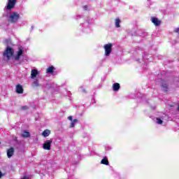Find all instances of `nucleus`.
<instances>
[{
	"mask_svg": "<svg viewBox=\"0 0 179 179\" xmlns=\"http://www.w3.org/2000/svg\"><path fill=\"white\" fill-rule=\"evenodd\" d=\"M15 141H17V138H15Z\"/></svg>",
	"mask_w": 179,
	"mask_h": 179,
	"instance_id": "cd10ccee",
	"label": "nucleus"
},
{
	"mask_svg": "<svg viewBox=\"0 0 179 179\" xmlns=\"http://www.w3.org/2000/svg\"><path fill=\"white\" fill-rule=\"evenodd\" d=\"M151 22L156 27H159L162 24V20H159L157 17H151Z\"/></svg>",
	"mask_w": 179,
	"mask_h": 179,
	"instance_id": "423d86ee",
	"label": "nucleus"
},
{
	"mask_svg": "<svg viewBox=\"0 0 179 179\" xmlns=\"http://www.w3.org/2000/svg\"><path fill=\"white\" fill-rule=\"evenodd\" d=\"M120 23H121V20H120V18H116L115 22V27H121V26L120 25Z\"/></svg>",
	"mask_w": 179,
	"mask_h": 179,
	"instance_id": "f3484780",
	"label": "nucleus"
},
{
	"mask_svg": "<svg viewBox=\"0 0 179 179\" xmlns=\"http://www.w3.org/2000/svg\"><path fill=\"white\" fill-rule=\"evenodd\" d=\"M23 49L19 48L17 55L14 57L15 61H19V59H20V57L23 55Z\"/></svg>",
	"mask_w": 179,
	"mask_h": 179,
	"instance_id": "0eeeda50",
	"label": "nucleus"
},
{
	"mask_svg": "<svg viewBox=\"0 0 179 179\" xmlns=\"http://www.w3.org/2000/svg\"><path fill=\"white\" fill-rule=\"evenodd\" d=\"M52 138L45 141L43 144L44 150H51V143H52Z\"/></svg>",
	"mask_w": 179,
	"mask_h": 179,
	"instance_id": "39448f33",
	"label": "nucleus"
},
{
	"mask_svg": "<svg viewBox=\"0 0 179 179\" xmlns=\"http://www.w3.org/2000/svg\"><path fill=\"white\" fill-rule=\"evenodd\" d=\"M101 164H104L105 166H108L109 162H108V159L107 158V157H104L103 159H101Z\"/></svg>",
	"mask_w": 179,
	"mask_h": 179,
	"instance_id": "4468645a",
	"label": "nucleus"
},
{
	"mask_svg": "<svg viewBox=\"0 0 179 179\" xmlns=\"http://www.w3.org/2000/svg\"><path fill=\"white\" fill-rule=\"evenodd\" d=\"M17 0H8V3L6 5L7 10H12L16 6Z\"/></svg>",
	"mask_w": 179,
	"mask_h": 179,
	"instance_id": "20e7f679",
	"label": "nucleus"
},
{
	"mask_svg": "<svg viewBox=\"0 0 179 179\" xmlns=\"http://www.w3.org/2000/svg\"><path fill=\"white\" fill-rule=\"evenodd\" d=\"M40 86V84L38 83V81L34 80L32 83V87H38Z\"/></svg>",
	"mask_w": 179,
	"mask_h": 179,
	"instance_id": "6ab92c4d",
	"label": "nucleus"
},
{
	"mask_svg": "<svg viewBox=\"0 0 179 179\" xmlns=\"http://www.w3.org/2000/svg\"><path fill=\"white\" fill-rule=\"evenodd\" d=\"M8 19L10 23L15 24L18 21L19 19H20V15L17 12H13L11 14H10Z\"/></svg>",
	"mask_w": 179,
	"mask_h": 179,
	"instance_id": "f257e3e1",
	"label": "nucleus"
},
{
	"mask_svg": "<svg viewBox=\"0 0 179 179\" xmlns=\"http://www.w3.org/2000/svg\"><path fill=\"white\" fill-rule=\"evenodd\" d=\"M29 108H30V107H29L28 106H24L20 107V110H22V111H26V110H29Z\"/></svg>",
	"mask_w": 179,
	"mask_h": 179,
	"instance_id": "aec40b11",
	"label": "nucleus"
},
{
	"mask_svg": "<svg viewBox=\"0 0 179 179\" xmlns=\"http://www.w3.org/2000/svg\"><path fill=\"white\" fill-rule=\"evenodd\" d=\"M76 122H78V120L74 119L71 123L70 128H75V124H76Z\"/></svg>",
	"mask_w": 179,
	"mask_h": 179,
	"instance_id": "a211bd4d",
	"label": "nucleus"
},
{
	"mask_svg": "<svg viewBox=\"0 0 179 179\" xmlns=\"http://www.w3.org/2000/svg\"><path fill=\"white\" fill-rule=\"evenodd\" d=\"M68 120H69V121H73L72 116H69Z\"/></svg>",
	"mask_w": 179,
	"mask_h": 179,
	"instance_id": "b1692460",
	"label": "nucleus"
},
{
	"mask_svg": "<svg viewBox=\"0 0 179 179\" xmlns=\"http://www.w3.org/2000/svg\"><path fill=\"white\" fill-rule=\"evenodd\" d=\"M0 145H1V141H0Z\"/></svg>",
	"mask_w": 179,
	"mask_h": 179,
	"instance_id": "c85d7f7f",
	"label": "nucleus"
},
{
	"mask_svg": "<svg viewBox=\"0 0 179 179\" xmlns=\"http://www.w3.org/2000/svg\"><path fill=\"white\" fill-rule=\"evenodd\" d=\"M55 68L53 67V66H49L46 70V73L52 74L54 73V70Z\"/></svg>",
	"mask_w": 179,
	"mask_h": 179,
	"instance_id": "2eb2a0df",
	"label": "nucleus"
},
{
	"mask_svg": "<svg viewBox=\"0 0 179 179\" xmlns=\"http://www.w3.org/2000/svg\"><path fill=\"white\" fill-rule=\"evenodd\" d=\"M51 134V131L49 129H45L42 132V136H44V138H47V136H50V134Z\"/></svg>",
	"mask_w": 179,
	"mask_h": 179,
	"instance_id": "ddd939ff",
	"label": "nucleus"
},
{
	"mask_svg": "<svg viewBox=\"0 0 179 179\" xmlns=\"http://www.w3.org/2000/svg\"><path fill=\"white\" fill-rule=\"evenodd\" d=\"M2 177V172L0 171V178Z\"/></svg>",
	"mask_w": 179,
	"mask_h": 179,
	"instance_id": "bb28decb",
	"label": "nucleus"
},
{
	"mask_svg": "<svg viewBox=\"0 0 179 179\" xmlns=\"http://www.w3.org/2000/svg\"><path fill=\"white\" fill-rule=\"evenodd\" d=\"M103 48L105 50V55L106 57H108L111 52L113 51V43H108L103 45Z\"/></svg>",
	"mask_w": 179,
	"mask_h": 179,
	"instance_id": "7ed1b4c3",
	"label": "nucleus"
},
{
	"mask_svg": "<svg viewBox=\"0 0 179 179\" xmlns=\"http://www.w3.org/2000/svg\"><path fill=\"white\" fill-rule=\"evenodd\" d=\"M83 93H87V91L86 90H83Z\"/></svg>",
	"mask_w": 179,
	"mask_h": 179,
	"instance_id": "a878e982",
	"label": "nucleus"
},
{
	"mask_svg": "<svg viewBox=\"0 0 179 179\" xmlns=\"http://www.w3.org/2000/svg\"><path fill=\"white\" fill-rule=\"evenodd\" d=\"M22 138H30V132L27 131H24L23 134H21Z\"/></svg>",
	"mask_w": 179,
	"mask_h": 179,
	"instance_id": "dca6fc26",
	"label": "nucleus"
},
{
	"mask_svg": "<svg viewBox=\"0 0 179 179\" xmlns=\"http://www.w3.org/2000/svg\"><path fill=\"white\" fill-rule=\"evenodd\" d=\"M162 87L164 92H169V84L166 81L162 83Z\"/></svg>",
	"mask_w": 179,
	"mask_h": 179,
	"instance_id": "9b49d317",
	"label": "nucleus"
},
{
	"mask_svg": "<svg viewBox=\"0 0 179 179\" xmlns=\"http://www.w3.org/2000/svg\"><path fill=\"white\" fill-rule=\"evenodd\" d=\"M15 154V148L13 147H10L8 150H7V157L10 159L12 156Z\"/></svg>",
	"mask_w": 179,
	"mask_h": 179,
	"instance_id": "6e6552de",
	"label": "nucleus"
},
{
	"mask_svg": "<svg viewBox=\"0 0 179 179\" xmlns=\"http://www.w3.org/2000/svg\"><path fill=\"white\" fill-rule=\"evenodd\" d=\"M15 89H16V93H17L18 94H22L24 90L22 85L17 84L15 87Z\"/></svg>",
	"mask_w": 179,
	"mask_h": 179,
	"instance_id": "1a4fd4ad",
	"label": "nucleus"
},
{
	"mask_svg": "<svg viewBox=\"0 0 179 179\" xmlns=\"http://www.w3.org/2000/svg\"><path fill=\"white\" fill-rule=\"evenodd\" d=\"M83 9H84V10H88L87 6H85L83 7Z\"/></svg>",
	"mask_w": 179,
	"mask_h": 179,
	"instance_id": "4be33fe9",
	"label": "nucleus"
},
{
	"mask_svg": "<svg viewBox=\"0 0 179 179\" xmlns=\"http://www.w3.org/2000/svg\"><path fill=\"white\" fill-rule=\"evenodd\" d=\"M21 179H30V178H29L28 176H24Z\"/></svg>",
	"mask_w": 179,
	"mask_h": 179,
	"instance_id": "5701e85b",
	"label": "nucleus"
},
{
	"mask_svg": "<svg viewBox=\"0 0 179 179\" xmlns=\"http://www.w3.org/2000/svg\"><path fill=\"white\" fill-rule=\"evenodd\" d=\"M38 75V71L37 69H32L31 71V79H34Z\"/></svg>",
	"mask_w": 179,
	"mask_h": 179,
	"instance_id": "9d476101",
	"label": "nucleus"
},
{
	"mask_svg": "<svg viewBox=\"0 0 179 179\" xmlns=\"http://www.w3.org/2000/svg\"><path fill=\"white\" fill-rule=\"evenodd\" d=\"M121 87V86L120 85V83H116L115 84H113V89L114 90V92H118V90H120V88Z\"/></svg>",
	"mask_w": 179,
	"mask_h": 179,
	"instance_id": "f8f14e48",
	"label": "nucleus"
},
{
	"mask_svg": "<svg viewBox=\"0 0 179 179\" xmlns=\"http://www.w3.org/2000/svg\"><path fill=\"white\" fill-rule=\"evenodd\" d=\"M176 33H178L179 31V28H176V30H175Z\"/></svg>",
	"mask_w": 179,
	"mask_h": 179,
	"instance_id": "393cba45",
	"label": "nucleus"
},
{
	"mask_svg": "<svg viewBox=\"0 0 179 179\" xmlns=\"http://www.w3.org/2000/svg\"><path fill=\"white\" fill-rule=\"evenodd\" d=\"M157 124H159V125H162V124H163V120H162L160 118H157Z\"/></svg>",
	"mask_w": 179,
	"mask_h": 179,
	"instance_id": "412c9836",
	"label": "nucleus"
},
{
	"mask_svg": "<svg viewBox=\"0 0 179 179\" xmlns=\"http://www.w3.org/2000/svg\"><path fill=\"white\" fill-rule=\"evenodd\" d=\"M14 54H15V50H13L10 47H7L3 55V57H6L7 59L9 60L10 59V58H12V57H13Z\"/></svg>",
	"mask_w": 179,
	"mask_h": 179,
	"instance_id": "f03ea898",
	"label": "nucleus"
}]
</instances>
